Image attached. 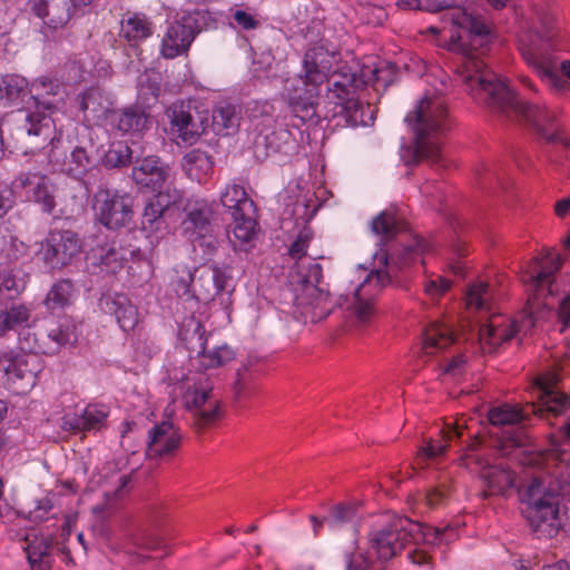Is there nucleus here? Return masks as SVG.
Listing matches in <instances>:
<instances>
[{
	"label": "nucleus",
	"mask_w": 570,
	"mask_h": 570,
	"mask_svg": "<svg viewBox=\"0 0 570 570\" xmlns=\"http://www.w3.org/2000/svg\"><path fill=\"white\" fill-rule=\"evenodd\" d=\"M220 202L230 212L232 216L255 213L254 202L240 185L227 186L226 190L222 194Z\"/></svg>",
	"instance_id": "58836bf2"
},
{
	"label": "nucleus",
	"mask_w": 570,
	"mask_h": 570,
	"mask_svg": "<svg viewBox=\"0 0 570 570\" xmlns=\"http://www.w3.org/2000/svg\"><path fill=\"white\" fill-rule=\"evenodd\" d=\"M161 548L163 540L159 537L149 533L128 535L117 546L118 550L135 558V562H145L150 559V557L145 554V552L156 551Z\"/></svg>",
	"instance_id": "2f4dec72"
},
{
	"label": "nucleus",
	"mask_w": 570,
	"mask_h": 570,
	"mask_svg": "<svg viewBox=\"0 0 570 570\" xmlns=\"http://www.w3.org/2000/svg\"><path fill=\"white\" fill-rule=\"evenodd\" d=\"M179 430L169 421L155 424L148 431L146 455L150 459L174 454L180 446Z\"/></svg>",
	"instance_id": "6ab92c4d"
},
{
	"label": "nucleus",
	"mask_w": 570,
	"mask_h": 570,
	"mask_svg": "<svg viewBox=\"0 0 570 570\" xmlns=\"http://www.w3.org/2000/svg\"><path fill=\"white\" fill-rule=\"evenodd\" d=\"M374 108L370 104H364L352 97L337 109H330L328 114L333 118H342L345 125L351 127L371 126L374 122Z\"/></svg>",
	"instance_id": "cd10ccee"
},
{
	"label": "nucleus",
	"mask_w": 570,
	"mask_h": 570,
	"mask_svg": "<svg viewBox=\"0 0 570 570\" xmlns=\"http://www.w3.org/2000/svg\"><path fill=\"white\" fill-rule=\"evenodd\" d=\"M178 336L186 350L189 351V357L191 360L197 353L204 352L205 344L212 338V335H206V330L202 321L194 315L183 320Z\"/></svg>",
	"instance_id": "c85d7f7f"
},
{
	"label": "nucleus",
	"mask_w": 570,
	"mask_h": 570,
	"mask_svg": "<svg viewBox=\"0 0 570 570\" xmlns=\"http://www.w3.org/2000/svg\"><path fill=\"white\" fill-rule=\"evenodd\" d=\"M446 444L434 442L432 439L426 441V444L419 450V463L424 460L434 459L445 453Z\"/></svg>",
	"instance_id": "e2e57ef3"
},
{
	"label": "nucleus",
	"mask_w": 570,
	"mask_h": 570,
	"mask_svg": "<svg viewBox=\"0 0 570 570\" xmlns=\"http://www.w3.org/2000/svg\"><path fill=\"white\" fill-rule=\"evenodd\" d=\"M60 85L48 78H38L30 85L35 110L19 111V134L30 144L29 150L42 149L55 139V122L51 114L62 101Z\"/></svg>",
	"instance_id": "423d86ee"
},
{
	"label": "nucleus",
	"mask_w": 570,
	"mask_h": 570,
	"mask_svg": "<svg viewBox=\"0 0 570 570\" xmlns=\"http://www.w3.org/2000/svg\"><path fill=\"white\" fill-rule=\"evenodd\" d=\"M534 13L540 29L520 40V52L538 76L558 91L567 90L570 83L557 72L553 39L557 37L554 16L543 7H535Z\"/></svg>",
	"instance_id": "6e6552de"
},
{
	"label": "nucleus",
	"mask_w": 570,
	"mask_h": 570,
	"mask_svg": "<svg viewBox=\"0 0 570 570\" xmlns=\"http://www.w3.org/2000/svg\"><path fill=\"white\" fill-rule=\"evenodd\" d=\"M515 336L514 325L507 323L500 315H493L479 330L482 350L492 353L502 343Z\"/></svg>",
	"instance_id": "a878e982"
},
{
	"label": "nucleus",
	"mask_w": 570,
	"mask_h": 570,
	"mask_svg": "<svg viewBox=\"0 0 570 570\" xmlns=\"http://www.w3.org/2000/svg\"><path fill=\"white\" fill-rule=\"evenodd\" d=\"M404 228L403 219L393 209L381 212L371 223V230L382 245L393 240Z\"/></svg>",
	"instance_id": "72a5a7b5"
},
{
	"label": "nucleus",
	"mask_w": 570,
	"mask_h": 570,
	"mask_svg": "<svg viewBox=\"0 0 570 570\" xmlns=\"http://www.w3.org/2000/svg\"><path fill=\"white\" fill-rule=\"evenodd\" d=\"M214 161L204 150L193 149L183 158V168L187 176L198 183L206 181L213 173Z\"/></svg>",
	"instance_id": "e433bc0d"
},
{
	"label": "nucleus",
	"mask_w": 570,
	"mask_h": 570,
	"mask_svg": "<svg viewBox=\"0 0 570 570\" xmlns=\"http://www.w3.org/2000/svg\"><path fill=\"white\" fill-rule=\"evenodd\" d=\"M208 11L196 10L184 13L170 22L163 37L160 53L166 59H174L187 53L196 36L212 24Z\"/></svg>",
	"instance_id": "9b49d317"
},
{
	"label": "nucleus",
	"mask_w": 570,
	"mask_h": 570,
	"mask_svg": "<svg viewBox=\"0 0 570 570\" xmlns=\"http://www.w3.org/2000/svg\"><path fill=\"white\" fill-rule=\"evenodd\" d=\"M168 208V202L150 199L142 213L141 227L147 233H156L165 225L164 212Z\"/></svg>",
	"instance_id": "49530a36"
},
{
	"label": "nucleus",
	"mask_w": 570,
	"mask_h": 570,
	"mask_svg": "<svg viewBox=\"0 0 570 570\" xmlns=\"http://www.w3.org/2000/svg\"><path fill=\"white\" fill-rule=\"evenodd\" d=\"M485 489L481 495L485 499L491 495H504L514 487V474L503 465H487L481 471Z\"/></svg>",
	"instance_id": "c756f323"
},
{
	"label": "nucleus",
	"mask_w": 570,
	"mask_h": 570,
	"mask_svg": "<svg viewBox=\"0 0 570 570\" xmlns=\"http://www.w3.org/2000/svg\"><path fill=\"white\" fill-rule=\"evenodd\" d=\"M452 534L453 530L449 527H430L399 517L370 533L366 551L348 553L345 570H387L386 562L400 553L407 543L448 542Z\"/></svg>",
	"instance_id": "7ed1b4c3"
},
{
	"label": "nucleus",
	"mask_w": 570,
	"mask_h": 570,
	"mask_svg": "<svg viewBox=\"0 0 570 570\" xmlns=\"http://www.w3.org/2000/svg\"><path fill=\"white\" fill-rule=\"evenodd\" d=\"M174 289L178 297L190 299L194 289V274L187 272L185 276L177 277L174 282Z\"/></svg>",
	"instance_id": "680f3d73"
},
{
	"label": "nucleus",
	"mask_w": 570,
	"mask_h": 570,
	"mask_svg": "<svg viewBox=\"0 0 570 570\" xmlns=\"http://www.w3.org/2000/svg\"><path fill=\"white\" fill-rule=\"evenodd\" d=\"M83 420V431L99 430L108 416L104 406L88 405L80 415Z\"/></svg>",
	"instance_id": "6e6d98bb"
},
{
	"label": "nucleus",
	"mask_w": 570,
	"mask_h": 570,
	"mask_svg": "<svg viewBox=\"0 0 570 570\" xmlns=\"http://www.w3.org/2000/svg\"><path fill=\"white\" fill-rule=\"evenodd\" d=\"M73 294V283L70 279H61L55 283L47 294L46 304L49 308L63 307L69 304Z\"/></svg>",
	"instance_id": "09e8293b"
},
{
	"label": "nucleus",
	"mask_w": 570,
	"mask_h": 570,
	"mask_svg": "<svg viewBox=\"0 0 570 570\" xmlns=\"http://www.w3.org/2000/svg\"><path fill=\"white\" fill-rule=\"evenodd\" d=\"M41 361L38 353L17 355L3 366L8 380L24 381L27 386H33L37 375L41 372Z\"/></svg>",
	"instance_id": "bb28decb"
},
{
	"label": "nucleus",
	"mask_w": 570,
	"mask_h": 570,
	"mask_svg": "<svg viewBox=\"0 0 570 570\" xmlns=\"http://www.w3.org/2000/svg\"><path fill=\"white\" fill-rule=\"evenodd\" d=\"M165 115L168 118L171 134L189 145L196 142L209 127V112L189 101L170 105Z\"/></svg>",
	"instance_id": "f8f14e48"
},
{
	"label": "nucleus",
	"mask_w": 570,
	"mask_h": 570,
	"mask_svg": "<svg viewBox=\"0 0 570 570\" xmlns=\"http://www.w3.org/2000/svg\"><path fill=\"white\" fill-rule=\"evenodd\" d=\"M463 82L472 97L507 117L524 120L548 144L570 147V134L561 120V110L521 99L510 87L484 65Z\"/></svg>",
	"instance_id": "f03ea898"
},
{
	"label": "nucleus",
	"mask_w": 570,
	"mask_h": 570,
	"mask_svg": "<svg viewBox=\"0 0 570 570\" xmlns=\"http://www.w3.org/2000/svg\"><path fill=\"white\" fill-rule=\"evenodd\" d=\"M452 479L449 475H442L436 485L430 488L425 495V504L430 508H438L446 502L449 499L452 488Z\"/></svg>",
	"instance_id": "8fccbe9b"
},
{
	"label": "nucleus",
	"mask_w": 570,
	"mask_h": 570,
	"mask_svg": "<svg viewBox=\"0 0 570 570\" xmlns=\"http://www.w3.org/2000/svg\"><path fill=\"white\" fill-rule=\"evenodd\" d=\"M153 35V23L145 14L132 13L121 20L120 36L128 41H140Z\"/></svg>",
	"instance_id": "ea45409f"
},
{
	"label": "nucleus",
	"mask_w": 570,
	"mask_h": 570,
	"mask_svg": "<svg viewBox=\"0 0 570 570\" xmlns=\"http://www.w3.org/2000/svg\"><path fill=\"white\" fill-rule=\"evenodd\" d=\"M405 121L412 130L413 145L403 150L404 163L407 166L422 160L441 164L442 138L451 126L444 97H423L415 109L407 114Z\"/></svg>",
	"instance_id": "39448f33"
},
{
	"label": "nucleus",
	"mask_w": 570,
	"mask_h": 570,
	"mask_svg": "<svg viewBox=\"0 0 570 570\" xmlns=\"http://www.w3.org/2000/svg\"><path fill=\"white\" fill-rule=\"evenodd\" d=\"M53 542L50 534L32 532L24 537L23 550L31 570H51L55 562Z\"/></svg>",
	"instance_id": "aec40b11"
},
{
	"label": "nucleus",
	"mask_w": 570,
	"mask_h": 570,
	"mask_svg": "<svg viewBox=\"0 0 570 570\" xmlns=\"http://www.w3.org/2000/svg\"><path fill=\"white\" fill-rule=\"evenodd\" d=\"M21 286L16 276L8 271H0V298L13 299L19 295Z\"/></svg>",
	"instance_id": "bf43d9fd"
},
{
	"label": "nucleus",
	"mask_w": 570,
	"mask_h": 570,
	"mask_svg": "<svg viewBox=\"0 0 570 570\" xmlns=\"http://www.w3.org/2000/svg\"><path fill=\"white\" fill-rule=\"evenodd\" d=\"M108 120L112 128L124 134H140L150 125L149 114L138 104L111 110Z\"/></svg>",
	"instance_id": "5701e85b"
},
{
	"label": "nucleus",
	"mask_w": 570,
	"mask_h": 570,
	"mask_svg": "<svg viewBox=\"0 0 570 570\" xmlns=\"http://www.w3.org/2000/svg\"><path fill=\"white\" fill-rule=\"evenodd\" d=\"M196 243L204 249V255L207 259H213V257L219 253L220 245L214 236V232H209L204 237L197 238Z\"/></svg>",
	"instance_id": "69168bd1"
},
{
	"label": "nucleus",
	"mask_w": 570,
	"mask_h": 570,
	"mask_svg": "<svg viewBox=\"0 0 570 570\" xmlns=\"http://www.w3.org/2000/svg\"><path fill=\"white\" fill-rule=\"evenodd\" d=\"M181 234L193 244L209 232H214V208L205 199H188L183 208Z\"/></svg>",
	"instance_id": "dca6fc26"
},
{
	"label": "nucleus",
	"mask_w": 570,
	"mask_h": 570,
	"mask_svg": "<svg viewBox=\"0 0 570 570\" xmlns=\"http://www.w3.org/2000/svg\"><path fill=\"white\" fill-rule=\"evenodd\" d=\"M413 2L420 10L428 12L453 10L450 13L452 24L460 29L456 35H451V50L461 55L456 77L462 83L470 81L474 77L473 73L485 65L482 57L490 50L494 38L491 28L483 18L459 8V0H413Z\"/></svg>",
	"instance_id": "20e7f679"
},
{
	"label": "nucleus",
	"mask_w": 570,
	"mask_h": 570,
	"mask_svg": "<svg viewBox=\"0 0 570 570\" xmlns=\"http://www.w3.org/2000/svg\"><path fill=\"white\" fill-rule=\"evenodd\" d=\"M29 318L30 309L22 304H12L0 309V337L9 331L27 325Z\"/></svg>",
	"instance_id": "37998d69"
},
{
	"label": "nucleus",
	"mask_w": 570,
	"mask_h": 570,
	"mask_svg": "<svg viewBox=\"0 0 570 570\" xmlns=\"http://www.w3.org/2000/svg\"><path fill=\"white\" fill-rule=\"evenodd\" d=\"M89 4L79 0H30L31 11L55 30L66 27L79 9Z\"/></svg>",
	"instance_id": "a211bd4d"
},
{
	"label": "nucleus",
	"mask_w": 570,
	"mask_h": 570,
	"mask_svg": "<svg viewBox=\"0 0 570 570\" xmlns=\"http://www.w3.org/2000/svg\"><path fill=\"white\" fill-rule=\"evenodd\" d=\"M81 240L72 230H52L45 246V261L52 268H62L80 253Z\"/></svg>",
	"instance_id": "f3484780"
},
{
	"label": "nucleus",
	"mask_w": 570,
	"mask_h": 570,
	"mask_svg": "<svg viewBox=\"0 0 570 570\" xmlns=\"http://www.w3.org/2000/svg\"><path fill=\"white\" fill-rule=\"evenodd\" d=\"M489 286L487 283L478 282L472 284L466 293V305L478 311L489 309L490 299Z\"/></svg>",
	"instance_id": "864d4df0"
},
{
	"label": "nucleus",
	"mask_w": 570,
	"mask_h": 570,
	"mask_svg": "<svg viewBox=\"0 0 570 570\" xmlns=\"http://www.w3.org/2000/svg\"><path fill=\"white\" fill-rule=\"evenodd\" d=\"M335 53L323 46L306 50L302 70L285 81L288 105L302 121L317 124L321 98L327 111L354 97L357 78L354 72L332 71Z\"/></svg>",
	"instance_id": "f257e3e1"
},
{
	"label": "nucleus",
	"mask_w": 570,
	"mask_h": 570,
	"mask_svg": "<svg viewBox=\"0 0 570 570\" xmlns=\"http://www.w3.org/2000/svg\"><path fill=\"white\" fill-rule=\"evenodd\" d=\"M16 189L23 190L26 200L36 204L41 212L51 215L57 207L58 187L40 171H22L12 181Z\"/></svg>",
	"instance_id": "ddd939ff"
},
{
	"label": "nucleus",
	"mask_w": 570,
	"mask_h": 570,
	"mask_svg": "<svg viewBox=\"0 0 570 570\" xmlns=\"http://www.w3.org/2000/svg\"><path fill=\"white\" fill-rule=\"evenodd\" d=\"M424 250V242L423 240H415V245H410L403 247L400 252L389 254L390 263H393L395 261H399V267L396 268V278L399 277V274L409 265L414 263L417 257L421 255V253Z\"/></svg>",
	"instance_id": "603ef678"
},
{
	"label": "nucleus",
	"mask_w": 570,
	"mask_h": 570,
	"mask_svg": "<svg viewBox=\"0 0 570 570\" xmlns=\"http://www.w3.org/2000/svg\"><path fill=\"white\" fill-rule=\"evenodd\" d=\"M395 68L392 65H387L386 68H375L371 70L372 77L365 82H372L373 85H383L384 87L391 85L394 79Z\"/></svg>",
	"instance_id": "0e129e2a"
},
{
	"label": "nucleus",
	"mask_w": 570,
	"mask_h": 570,
	"mask_svg": "<svg viewBox=\"0 0 570 570\" xmlns=\"http://www.w3.org/2000/svg\"><path fill=\"white\" fill-rule=\"evenodd\" d=\"M450 287L451 282L442 276H438L434 279H429L424 285L425 293L432 297L443 295L450 289Z\"/></svg>",
	"instance_id": "338daca9"
},
{
	"label": "nucleus",
	"mask_w": 570,
	"mask_h": 570,
	"mask_svg": "<svg viewBox=\"0 0 570 570\" xmlns=\"http://www.w3.org/2000/svg\"><path fill=\"white\" fill-rule=\"evenodd\" d=\"M357 509L353 503H337L330 511L328 522L333 527H342L356 520Z\"/></svg>",
	"instance_id": "5fc2aeb1"
},
{
	"label": "nucleus",
	"mask_w": 570,
	"mask_h": 570,
	"mask_svg": "<svg viewBox=\"0 0 570 570\" xmlns=\"http://www.w3.org/2000/svg\"><path fill=\"white\" fill-rule=\"evenodd\" d=\"M109 105V99L105 92L100 88L92 87L83 92L79 107L82 111L89 112L92 118H108L111 111Z\"/></svg>",
	"instance_id": "79ce46f5"
},
{
	"label": "nucleus",
	"mask_w": 570,
	"mask_h": 570,
	"mask_svg": "<svg viewBox=\"0 0 570 570\" xmlns=\"http://www.w3.org/2000/svg\"><path fill=\"white\" fill-rule=\"evenodd\" d=\"M89 149H92L91 144L72 147L63 160V173L73 178L83 177L94 167V158Z\"/></svg>",
	"instance_id": "4c0bfd02"
},
{
	"label": "nucleus",
	"mask_w": 570,
	"mask_h": 570,
	"mask_svg": "<svg viewBox=\"0 0 570 570\" xmlns=\"http://www.w3.org/2000/svg\"><path fill=\"white\" fill-rule=\"evenodd\" d=\"M453 343L452 332L448 326L441 323H432L424 332L423 348L426 354H432V350H442Z\"/></svg>",
	"instance_id": "a18cd8bd"
},
{
	"label": "nucleus",
	"mask_w": 570,
	"mask_h": 570,
	"mask_svg": "<svg viewBox=\"0 0 570 570\" xmlns=\"http://www.w3.org/2000/svg\"><path fill=\"white\" fill-rule=\"evenodd\" d=\"M132 150L122 141L112 142L105 154L102 164L106 168H122L131 164Z\"/></svg>",
	"instance_id": "de8ad7c7"
},
{
	"label": "nucleus",
	"mask_w": 570,
	"mask_h": 570,
	"mask_svg": "<svg viewBox=\"0 0 570 570\" xmlns=\"http://www.w3.org/2000/svg\"><path fill=\"white\" fill-rule=\"evenodd\" d=\"M528 414L517 405L508 403L493 406L488 412V420L493 426L514 425L525 420Z\"/></svg>",
	"instance_id": "c03bdc74"
},
{
	"label": "nucleus",
	"mask_w": 570,
	"mask_h": 570,
	"mask_svg": "<svg viewBox=\"0 0 570 570\" xmlns=\"http://www.w3.org/2000/svg\"><path fill=\"white\" fill-rule=\"evenodd\" d=\"M233 291L230 274L217 264L194 273L193 297L197 302L207 304L215 301L216 297L228 296Z\"/></svg>",
	"instance_id": "2eb2a0df"
},
{
	"label": "nucleus",
	"mask_w": 570,
	"mask_h": 570,
	"mask_svg": "<svg viewBox=\"0 0 570 570\" xmlns=\"http://www.w3.org/2000/svg\"><path fill=\"white\" fill-rule=\"evenodd\" d=\"M168 171L169 168L164 166L159 158L151 156L136 163L131 177L139 187L156 191L165 185Z\"/></svg>",
	"instance_id": "b1692460"
},
{
	"label": "nucleus",
	"mask_w": 570,
	"mask_h": 570,
	"mask_svg": "<svg viewBox=\"0 0 570 570\" xmlns=\"http://www.w3.org/2000/svg\"><path fill=\"white\" fill-rule=\"evenodd\" d=\"M314 237V233L311 227L304 226L297 234L295 240L291 244L288 248V255L293 259H302L307 254V248L309 243Z\"/></svg>",
	"instance_id": "4d7b16f0"
},
{
	"label": "nucleus",
	"mask_w": 570,
	"mask_h": 570,
	"mask_svg": "<svg viewBox=\"0 0 570 570\" xmlns=\"http://www.w3.org/2000/svg\"><path fill=\"white\" fill-rule=\"evenodd\" d=\"M105 311L116 317L120 328L129 332L138 324V311L124 294H116L105 298Z\"/></svg>",
	"instance_id": "7c9ffc66"
},
{
	"label": "nucleus",
	"mask_w": 570,
	"mask_h": 570,
	"mask_svg": "<svg viewBox=\"0 0 570 570\" xmlns=\"http://www.w3.org/2000/svg\"><path fill=\"white\" fill-rule=\"evenodd\" d=\"M322 272L321 264L313 261L308 265L307 271L302 274L304 292L307 297L312 298L306 302V304L315 307H322V304L325 303L330 296L328 292L321 286L323 279Z\"/></svg>",
	"instance_id": "c9c22d12"
},
{
	"label": "nucleus",
	"mask_w": 570,
	"mask_h": 570,
	"mask_svg": "<svg viewBox=\"0 0 570 570\" xmlns=\"http://www.w3.org/2000/svg\"><path fill=\"white\" fill-rule=\"evenodd\" d=\"M539 404H532L531 409L534 414L542 415L552 414L558 416L570 407V397L560 392L556 385L550 384L547 380L538 381Z\"/></svg>",
	"instance_id": "393cba45"
},
{
	"label": "nucleus",
	"mask_w": 570,
	"mask_h": 570,
	"mask_svg": "<svg viewBox=\"0 0 570 570\" xmlns=\"http://www.w3.org/2000/svg\"><path fill=\"white\" fill-rule=\"evenodd\" d=\"M564 501L567 519L570 520V490L558 483L533 479L521 492L524 505L522 513L534 532L544 537L557 535L561 528L559 504Z\"/></svg>",
	"instance_id": "0eeeda50"
},
{
	"label": "nucleus",
	"mask_w": 570,
	"mask_h": 570,
	"mask_svg": "<svg viewBox=\"0 0 570 570\" xmlns=\"http://www.w3.org/2000/svg\"><path fill=\"white\" fill-rule=\"evenodd\" d=\"M209 127L216 135L227 136L234 132L239 126V110L237 106L227 101L218 102L210 115Z\"/></svg>",
	"instance_id": "473e14b6"
},
{
	"label": "nucleus",
	"mask_w": 570,
	"mask_h": 570,
	"mask_svg": "<svg viewBox=\"0 0 570 570\" xmlns=\"http://www.w3.org/2000/svg\"><path fill=\"white\" fill-rule=\"evenodd\" d=\"M48 337L56 343V346L50 348V351H43V353H55L60 346L72 344L77 341L75 326L68 320L59 323L57 327L51 328L48 333Z\"/></svg>",
	"instance_id": "3c124183"
},
{
	"label": "nucleus",
	"mask_w": 570,
	"mask_h": 570,
	"mask_svg": "<svg viewBox=\"0 0 570 570\" xmlns=\"http://www.w3.org/2000/svg\"><path fill=\"white\" fill-rule=\"evenodd\" d=\"M30 94L26 78L18 75H6L0 81V99L8 104H18Z\"/></svg>",
	"instance_id": "a19ab883"
},
{
	"label": "nucleus",
	"mask_w": 570,
	"mask_h": 570,
	"mask_svg": "<svg viewBox=\"0 0 570 570\" xmlns=\"http://www.w3.org/2000/svg\"><path fill=\"white\" fill-rule=\"evenodd\" d=\"M183 403L191 415V424L197 431L212 426L222 415L220 401L214 394L209 376L197 374L184 383Z\"/></svg>",
	"instance_id": "9d476101"
},
{
	"label": "nucleus",
	"mask_w": 570,
	"mask_h": 570,
	"mask_svg": "<svg viewBox=\"0 0 570 570\" xmlns=\"http://www.w3.org/2000/svg\"><path fill=\"white\" fill-rule=\"evenodd\" d=\"M237 27L244 30H254L259 27L261 22L255 16L244 10H235L232 14Z\"/></svg>",
	"instance_id": "774afa93"
},
{
	"label": "nucleus",
	"mask_w": 570,
	"mask_h": 570,
	"mask_svg": "<svg viewBox=\"0 0 570 570\" xmlns=\"http://www.w3.org/2000/svg\"><path fill=\"white\" fill-rule=\"evenodd\" d=\"M95 209L99 222L109 229L127 227L134 216L131 197L108 189L95 195Z\"/></svg>",
	"instance_id": "4468645a"
},
{
	"label": "nucleus",
	"mask_w": 570,
	"mask_h": 570,
	"mask_svg": "<svg viewBox=\"0 0 570 570\" xmlns=\"http://www.w3.org/2000/svg\"><path fill=\"white\" fill-rule=\"evenodd\" d=\"M132 250L121 246L120 242L112 240L105 245L92 248L88 255L91 265L98 267L100 273L116 274L122 269L128 255Z\"/></svg>",
	"instance_id": "4be33fe9"
},
{
	"label": "nucleus",
	"mask_w": 570,
	"mask_h": 570,
	"mask_svg": "<svg viewBox=\"0 0 570 570\" xmlns=\"http://www.w3.org/2000/svg\"><path fill=\"white\" fill-rule=\"evenodd\" d=\"M235 222L234 234L236 238L248 242L255 233L256 220L254 214L233 216Z\"/></svg>",
	"instance_id": "13d9d810"
},
{
	"label": "nucleus",
	"mask_w": 570,
	"mask_h": 570,
	"mask_svg": "<svg viewBox=\"0 0 570 570\" xmlns=\"http://www.w3.org/2000/svg\"><path fill=\"white\" fill-rule=\"evenodd\" d=\"M236 357L235 351L227 344H216L213 337L207 341L203 353H197L194 358L198 367L203 370L224 366Z\"/></svg>",
	"instance_id": "f704fd0d"
},
{
	"label": "nucleus",
	"mask_w": 570,
	"mask_h": 570,
	"mask_svg": "<svg viewBox=\"0 0 570 570\" xmlns=\"http://www.w3.org/2000/svg\"><path fill=\"white\" fill-rule=\"evenodd\" d=\"M561 265L560 256L548 252L544 256L532 259L523 282L537 292L548 284V294L553 295V275L561 268Z\"/></svg>",
	"instance_id": "412c9836"
},
{
	"label": "nucleus",
	"mask_w": 570,
	"mask_h": 570,
	"mask_svg": "<svg viewBox=\"0 0 570 570\" xmlns=\"http://www.w3.org/2000/svg\"><path fill=\"white\" fill-rule=\"evenodd\" d=\"M361 19L364 23L371 26H381L387 18L385 9L381 6H365L360 11Z\"/></svg>",
	"instance_id": "052dcab7"
},
{
	"label": "nucleus",
	"mask_w": 570,
	"mask_h": 570,
	"mask_svg": "<svg viewBox=\"0 0 570 570\" xmlns=\"http://www.w3.org/2000/svg\"><path fill=\"white\" fill-rule=\"evenodd\" d=\"M400 262L390 263L387 250L374 255V268L357 285L352 295H341L337 304L350 311L355 322L365 325L375 315L374 298L387 285L396 284V268Z\"/></svg>",
	"instance_id": "1a4fd4ad"
}]
</instances>
